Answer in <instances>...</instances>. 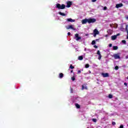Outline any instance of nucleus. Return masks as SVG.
<instances>
[{"mask_svg": "<svg viewBox=\"0 0 128 128\" xmlns=\"http://www.w3.org/2000/svg\"><path fill=\"white\" fill-rule=\"evenodd\" d=\"M56 8H58V10H64L66 8V5L64 4H62V5L60 4H58L56 6Z\"/></svg>", "mask_w": 128, "mask_h": 128, "instance_id": "1", "label": "nucleus"}, {"mask_svg": "<svg viewBox=\"0 0 128 128\" xmlns=\"http://www.w3.org/2000/svg\"><path fill=\"white\" fill-rule=\"evenodd\" d=\"M96 22V18H88V24H94V22Z\"/></svg>", "mask_w": 128, "mask_h": 128, "instance_id": "2", "label": "nucleus"}, {"mask_svg": "<svg viewBox=\"0 0 128 128\" xmlns=\"http://www.w3.org/2000/svg\"><path fill=\"white\" fill-rule=\"evenodd\" d=\"M100 34V32H98V29H94L93 31V36H94V38H96V34Z\"/></svg>", "mask_w": 128, "mask_h": 128, "instance_id": "3", "label": "nucleus"}, {"mask_svg": "<svg viewBox=\"0 0 128 128\" xmlns=\"http://www.w3.org/2000/svg\"><path fill=\"white\" fill-rule=\"evenodd\" d=\"M74 40H80V36L78 35V34H74Z\"/></svg>", "mask_w": 128, "mask_h": 128, "instance_id": "4", "label": "nucleus"}, {"mask_svg": "<svg viewBox=\"0 0 128 128\" xmlns=\"http://www.w3.org/2000/svg\"><path fill=\"white\" fill-rule=\"evenodd\" d=\"M120 53H118V54H114L113 55V56L114 57L115 60H116L118 58L120 59Z\"/></svg>", "mask_w": 128, "mask_h": 128, "instance_id": "5", "label": "nucleus"}, {"mask_svg": "<svg viewBox=\"0 0 128 128\" xmlns=\"http://www.w3.org/2000/svg\"><path fill=\"white\" fill-rule=\"evenodd\" d=\"M66 30H76L74 28V25H69L68 26H66Z\"/></svg>", "mask_w": 128, "mask_h": 128, "instance_id": "6", "label": "nucleus"}, {"mask_svg": "<svg viewBox=\"0 0 128 128\" xmlns=\"http://www.w3.org/2000/svg\"><path fill=\"white\" fill-rule=\"evenodd\" d=\"M120 34H118L116 35L112 36L111 38H112V40H116L118 36H120Z\"/></svg>", "mask_w": 128, "mask_h": 128, "instance_id": "7", "label": "nucleus"}, {"mask_svg": "<svg viewBox=\"0 0 128 128\" xmlns=\"http://www.w3.org/2000/svg\"><path fill=\"white\" fill-rule=\"evenodd\" d=\"M72 2L68 1L67 2L66 8H70V6H72Z\"/></svg>", "mask_w": 128, "mask_h": 128, "instance_id": "8", "label": "nucleus"}, {"mask_svg": "<svg viewBox=\"0 0 128 128\" xmlns=\"http://www.w3.org/2000/svg\"><path fill=\"white\" fill-rule=\"evenodd\" d=\"M82 24H86V22H88V19H84L82 20Z\"/></svg>", "mask_w": 128, "mask_h": 128, "instance_id": "9", "label": "nucleus"}, {"mask_svg": "<svg viewBox=\"0 0 128 128\" xmlns=\"http://www.w3.org/2000/svg\"><path fill=\"white\" fill-rule=\"evenodd\" d=\"M102 76L103 78H108V76H109L108 73H102Z\"/></svg>", "mask_w": 128, "mask_h": 128, "instance_id": "10", "label": "nucleus"}, {"mask_svg": "<svg viewBox=\"0 0 128 128\" xmlns=\"http://www.w3.org/2000/svg\"><path fill=\"white\" fill-rule=\"evenodd\" d=\"M66 20H67V22H76V20H72L71 18H67Z\"/></svg>", "mask_w": 128, "mask_h": 128, "instance_id": "11", "label": "nucleus"}, {"mask_svg": "<svg viewBox=\"0 0 128 128\" xmlns=\"http://www.w3.org/2000/svg\"><path fill=\"white\" fill-rule=\"evenodd\" d=\"M123 4H116V8H122V6Z\"/></svg>", "mask_w": 128, "mask_h": 128, "instance_id": "12", "label": "nucleus"}, {"mask_svg": "<svg viewBox=\"0 0 128 128\" xmlns=\"http://www.w3.org/2000/svg\"><path fill=\"white\" fill-rule=\"evenodd\" d=\"M58 14H60V16H66V14L64 13H62V12H58Z\"/></svg>", "mask_w": 128, "mask_h": 128, "instance_id": "13", "label": "nucleus"}, {"mask_svg": "<svg viewBox=\"0 0 128 128\" xmlns=\"http://www.w3.org/2000/svg\"><path fill=\"white\" fill-rule=\"evenodd\" d=\"M82 90H88V87L86 86V85H82Z\"/></svg>", "mask_w": 128, "mask_h": 128, "instance_id": "14", "label": "nucleus"}, {"mask_svg": "<svg viewBox=\"0 0 128 128\" xmlns=\"http://www.w3.org/2000/svg\"><path fill=\"white\" fill-rule=\"evenodd\" d=\"M107 32L108 34H112V30H109L107 31Z\"/></svg>", "mask_w": 128, "mask_h": 128, "instance_id": "15", "label": "nucleus"}, {"mask_svg": "<svg viewBox=\"0 0 128 128\" xmlns=\"http://www.w3.org/2000/svg\"><path fill=\"white\" fill-rule=\"evenodd\" d=\"M59 78H64V74L60 73L59 74Z\"/></svg>", "mask_w": 128, "mask_h": 128, "instance_id": "16", "label": "nucleus"}, {"mask_svg": "<svg viewBox=\"0 0 128 128\" xmlns=\"http://www.w3.org/2000/svg\"><path fill=\"white\" fill-rule=\"evenodd\" d=\"M75 106L77 108H80V106L78 104H75Z\"/></svg>", "mask_w": 128, "mask_h": 128, "instance_id": "17", "label": "nucleus"}, {"mask_svg": "<svg viewBox=\"0 0 128 128\" xmlns=\"http://www.w3.org/2000/svg\"><path fill=\"white\" fill-rule=\"evenodd\" d=\"M120 30H122V32H124V26L122 25L121 26Z\"/></svg>", "mask_w": 128, "mask_h": 128, "instance_id": "18", "label": "nucleus"}, {"mask_svg": "<svg viewBox=\"0 0 128 128\" xmlns=\"http://www.w3.org/2000/svg\"><path fill=\"white\" fill-rule=\"evenodd\" d=\"M118 48L117 46H113V50H118Z\"/></svg>", "mask_w": 128, "mask_h": 128, "instance_id": "19", "label": "nucleus"}, {"mask_svg": "<svg viewBox=\"0 0 128 128\" xmlns=\"http://www.w3.org/2000/svg\"><path fill=\"white\" fill-rule=\"evenodd\" d=\"M114 28H118V24H114Z\"/></svg>", "mask_w": 128, "mask_h": 128, "instance_id": "20", "label": "nucleus"}, {"mask_svg": "<svg viewBox=\"0 0 128 128\" xmlns=\"http://www.w3.org/2000/svg\"><path fill=\"white\" fill-rule=\"evenodd\" d=\"M70 68H71V70H74V66H72V64L70 65Z\"/></svg>", "mask_w": 128, "mask_h": 128, "instance_id": "21", "label": "nucleus"}, {"mask_svg": "<svg viewBox=\"0 0 128 128\" xmlns=\"http://www.w3.org/2000/svg\"><path fill=\"white\" fill-rule=\"evenodd\" d=\"M128 25L126 24L125 30H126V32H128Z\"/></svg>", "mask_w": 128, "mask_h": 128, "instance_id": "22", "label": "nucleus"}, {"mask_svg": "<svg viewBox=\"0 0 128 128\" xmlns=\"http://www.w3.org/2000/svg\"><path fill=\"white\" fill-rule=\"evenodd\" d=\"M85 68H90V64H86V66H85Z\"/></svg>", "mask_w": 128, "mask_h": 128, "instance_id": "23", "label": "nucleus"}, {"mask_svg": "<svg viewBox=\"0 0 128 128\" xmlns=\"http://www.w3.org/2000/svg\"><path fill=\"white\" fill-rule=\"evenodd\" d=\"M122 44H126V41L125 40H122Z\"/></svg>", "mask_w": 128, "mask_h": 128, "instance_id": "24", "label": "nucleus"}, {"mask_svg": "<svg viewBox=\"0 0 128 128\" xmlns=\"http://www.w3.org/2000/svg\"><path fill=\"white\" fill-rule=\"evenodd\" d=\"M97 54H98V56H100V50H98L97 51Z\"/></svg>", "mask_w": 128, "mask_h": 128, "instance_id": "25", "label": "nucleus"}, {"mask_svg": "<svg viewBox=\"0 0 128 128\" xmlns=\"http://www.w3.org/2000/svg\"><path fill=\"white\" fill-rule=\"evenodd\" d=\"M108 98H112V95L110 94L108 95Z\"/></svg>", "mask_w": 128, "mask_h": 128, "instance_id": "26", "label": "nucleus"}, {"mask_svg": "<svg viewBox=\"0 0 128 128\" xmlns=\"http://www.w3.org/2000/svg\"><path fill=\"white\" fill-rule=\"evenodd\" d=\"M92 122H96L97 120L96 118H92Z\"/></svg>", "mask_w": 128, "mask_h": 128, "instance_id": "27", "label": "nucleus"}, {"mask_svg": "<svg viewBox=\"0 0 128 128\" xmlns=\"http://www.w3.org/2000/svg\"><path fill=\"white\" fill-rule=\"evenodd\" d=\"M71 78H72V80H73V81L75 80H76V78L74 76L72 77Z\"/></svg>", "mask_w": 128, "mask_h": 128, "instance_id": "28", "label": "nucleus"}, {"mask_svg": "<svg viewBox=\"0 0 128 128\" xmlns=\"http://www.w3.org/2000/svg\"><path fill=\"white\" fill-rule=\"evenodd\" d=\"M92 44H96V40H93L92 42Z\"/></svg>", "mask_w": 128, "mask_h": 128, "instance_id": "29", "label": "nucleus"}, {"mask_svg": "<svg viewBox=\"0 0 128 128\" xmlns=\"http://www.w3.org/2000/svg\"><path fill=\"white\" fill-rule=\"evenodd\" d=\"M102 58V55H98V60H100Z\"/></svg>", "mask_w": 128, "mask_h": 128, "instance_id": "30", "label": "nucleus"}, {"mask_svg": "<svg viewBox=\"0 0 128 128\" xmlns=\"http://www.w3.org/2000/svg\"><path fill=\"white\" fill-rule=\"evenodd\" d=\"M112 126H116V122H112Z\"/></svg>", "mask_w": 128, "mask_h": 128, "instance_id": "31", "label": "nucleus"}, {"mask_svg": "<svg viewBox=\"0 0 128 128\" xmlns=\"http://www.w3.org/2000/svg\"><path fill=\"white\" fill-rule=\"evenodd\" d=\"M73 92H74V90L72 88H70V92L72 94Z\"/></svg>", "mask_w": 128, "mask_h": 128, "instance_id": "32", "label": "nucleus"}, {"mask_svg": "<svg viewBox=\"0 0 128 128\" xmlns=\"http://www.w3.org/2000/svg\"><path fill=\"white\" fill-rule=\"evenodd\" d=\"M119 128H124V125L121 124Z\"/></svg>", "mask_w": 128, "mask_h": 128, "instance_id": "33", "label": "nucleus"}, {"mask_svg": "<svg viewBox=\"0 0 128 128\" xmlns=\"http://www.w3.org/2000/svg\"><path fill=\"white\" fill-rule=\"evenodd\" d=\"M106 9H107L106 6H104V10H106Z\"/></svg>", "mask_w": 128, "mask_h": 128, "instance_id": "34", "label": "nucleus"}, {"mask_svg": "<svg viewBox=\"0 0 128 128\" xmlns=\"http://www.w3.org/2000/svg\"><path fill=\"white\" fill-rule=\"evenodd\" d=\"M92 2H96V0H92Z\"/></svg>", "mask_w": 128, "mask_h": 128, "instance_id": "35", "label": "nucleus"}, {"mask_svg": "<svg viewBox=\"0 0 128 128\" xmlns=\"http://www.w3.org/2000/svg\"><path fill=\"white\" fill-rule=\"evenodd\" d=\"M115 69H116V70H118V66H116L115 67Z\"/></svg>", "mask_w": 128, "mask_h": 128, "instance_id": "36", "label": "nucleus"}, {"mask_svg": "<svg viewBox=\"0 0 128 128\" xmlns=\"http://www.w3.org/2000/svg\"><path fill=\"white\" fill-rule=\"evenodd\" d=\"M84 59V58L82 57V56H80V60H82Z\"/></svg>", "mask_w": 128, "mask_h": 128, "instance_id": "37", "label": "nucleus"}, {"mask_svg": "<svg viewBox=\"0 0 128 128\" xmlns=\"http://www.w3.org/2000/svg\"><path fill=\"white\" fill-rule=\"evenodd\" d=\"M112 44H109V47H110V48H112Z\"/></svg>", "mask_w": 128, "mask_h": 128, "instance_id": "38", "label": "nucleus"}, {"mask_svg": "<svg viewBox=\"0 0 128 128\" xmlns=\"http://www.w3.org/2000/svg\"><path fill=\"white\" fill-rule=\"evenodd\" d=\"M78 60H80V56H79L78 57Z\"/></svg>", "mask_w": 128, "mask_h": 128, "instance_id": "39", "label": "nucleus"}, {"mask_svg": "<svg viewBox=\"0 0 128 128\" xmlns=\"http://www.w3.org/2000/svg\"><path fill=\"white\" fill-rule=\"evenodd\" d=\"M94 48H98V46H96L95 45V46H94Z\"/></svg>", "mask_w": 128, "mask_h": 128, "instance_id": "40", "label": "nucleus"}, {"mask_svg": "<svg viewBox=\"0 0 128 128\" xmlns=\"http://www.w3.org/2000/svg\"><path fill=\"white\" fill-rule=\"evenodd\" d=\"M80 70H78L77 74H80Z\"/></svg>", "mask_w": 128, "mask_h": 128, "instance_id": "41", "label": "nucleus"}, {"mask_svg": "<svg viewBox=\"0 0 128 128\" xmlns=\"http://www.w3.org/2000/svg\"><path fill=\"white\" fill-rule=\"evenodd\" d=\"M126 38H127V40H128V32H127V36H126Z\"/></svg>", "mask_w": 128, "mask_h": 128, "instance_id": "42", "label": "nucleus"}, {"mask_svg": "<svg viewBox=\"0 0 128 128\" xmlns=\"http://www.w3.org/2000/svg\"><path fill=\"white\" fill-rule=\"evenodd\" d=\"M68 36H70V32H68Z\"/></svg>", "mask_w": 128, "mask_h": 128, "instance_id": "43", "label": "nucleus"}, {"mask_svg": "<svg viewBox=\"0 0 128 128\" xmlns=\"http://www.w3.org/2000/svg\"><path fill=\"white\" fill-rule=\"evenodd\" d=\"M126 59H128V55H127V56H126Z\"/></svg>", "mask_w": 128, "mask_h": 128, "instance_id": "44", "label": "nucleus"}, {"mask_svg": "<svg viewBox=\"0 0 128 128\" xmlns=\"http://www.w3.org/2000/svg\"><path fill=\"white\" fill-rule=\"evenodd\" d=\"M124 86H128V84H126V82L124 83Z\"/></svg>", "mask_w": 128, "mask_h": 128, "instance_id": "45", "label": "nucleus"}, {"mask_svg": "<svg viewBox=\"0 0 128 128\" xmlns=\"http://www.w3.org/2000/svg\"><path fill=\"white\" fill-rule=\"evenodd\" d=\"M105 36H106V38H108V34H106V35Z\"/></svg>", "mask_w": 128, "mask_h": 128, "instance_id": "46", "label": "nucleus"}, {"mask_svg": "<svg viewBox=\"0 0 128 128\" xmlns=\"http://www.w3.org/2000/svg\"><path fill=\"white\" fill-rule=\"evenodd\" d=\"M70 72H74V70H72L70 71Z\"/></svg>", "mask_w": 128, "mask_h": 128, "instance_id": "47", "label": "nucleus"}, {"mask_svg": "<svg viewBox=\"0 0 128 128\" xmlns=\"http://www.w3.org/2000/svg\"><path fill=\"white\" fill-rule=\"evenodd\" d=\"M126 20H128V16H126Z\"/></svg>", "mask_w": 128, "mask_h": 128, "instance_id": "48", "label": "nucleus"}, {"mask_svg": "<svg viewBox=\"0 0 128 128\" xmlns=\"http://www.w3.org/2000/svg\"><path fill=\"white\" fill-rule=\"evenodd\" d=\"M110 26H111V27L112 26V24H110Z\"/></svg>", "mask_w": 128, "mask_h": 128, "instance_id": "49", "label": "nucleus"}, {"mask_svg": "<svg viewBox=\"0 0 128 128\" xmlns=\"http://www.w3.org/2000/svg\"><path fill=\"white\" fill-rule=\"evenodd\" d=\"M97 40H98V39H96V42Z\"/></svg>", "mask_w": 128, "mask_h": 128, "instance_id": "50", "label": "nucleus"}, {"mask_svg": "<svg viewBox=\"0 0 128 128\" xmlns=\"http://www.w3.org/2000/svg\"><path fill=\"white\" fill-rule=\"evenodd\" d=\"M89 72L90 74V71Z\"/></svg>", "mask_w": 128, "mask_h": 128, "instance_id": "51", "label": "nucleus"}]
</instances>
